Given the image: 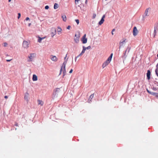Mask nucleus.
<instances>
[{"mask_svg":"<svg viewBox=\"0 0 158 158\" xmlns=\"http://www.w3.org/2000/svg\"><path fill=\"white\" fill-rule=\"evenodd\" d=\"M67 60H65L63 62L62 66L61 67V68L60 70V75L62 72V71H63V77L64 76H65L66 74V70H65V66L66 65L67 63Z\"/></svg>","mask_w":158,"mask_h":158,"instance_id":"nucleus-1","label":"nucleus"},{"mask_svg":"<svg viewBox=\"0 0 158 158\" xmlns=\"http://www.w3.org/2000/svg\"><path fill=\"white\" fill-rule=\"evenodd\" d=\"M80 36V34L79 32H78L77 33L75 34L74 38L75 43H78Z\"/></svg>","mask_w":158,"mask_h":158,"instance_id":"nucleus-2","label":"nucleus"},{"mask_svg":"<svg viewBox=\"0 0 158 158\" xmlns=\"http://www.w3.org/2000/svg\"><path fill=\"white\" fill-rule=\"evenodd\" d=\"M127 42V40L125 38H123L121 40L119 43V48H120L122 47Z\"/></svg>","mask_w":158,"mask_h":158,"instance_id":"nucleus-3","label":"nucleus"},{"mask_svg":"<svg viewBox=\"0 0 158 158\" xmlns=\"http://www.w3.org/2000/svg\"><path fill=\"white\" fill-rule=\"evenodd\" d=\"M133 33L134 36H136L138 33V31L136 27H134L133 28Z\"/></svg>","mask_w":158,"mask_h":158,"instance_id":"nucleus-4","label":"nucleus"},{"mask_svg":"<svg viewBox=\"0 0 158 158\" xmlns=\"http://www.w3.org/2000/svg\"><path fill=\"white\" fill-rule=\"evenodd\" d=\"M86 35L85 34L82 37L81 40L82 43L85 44L87 42V39L86 38Z\"/></svg>","mask_w":158,"mask_h":158,"instance_id":"nucleus-5","label":"nucleus"},{"mask_svg":"<svg viewBox=\"0 0 158 158\" xmlns=\"http://www.w3.org/2000/svg\"><path fill=\"white\" fill-rule=\"evenodd\" d=\"M29 44L27 41H24L23 42V46L24 48H27L28 47Z\"/></svg>","mask_w":158,"mask_h":158,"instance_id":"nucleus-6","label":"nucleus"},{"mask_svg":"<svg viewBox=\"0 0 158 158\" xmlns=\"http://www.w3.org/2000/svg\"><path fill=\"white\" fill-rule=\"evenodd\" d=\"M36 56L35 53H32L30 54V56H29V59L28 60L29 61H31L32 60V59L33 58L35 57Z\"/></svg>","mask_w":158,"mask_h":158,"instance_id":"nucleus-7","label":"nucleus"},{"mask_svg":"<svg viewBox=\"0 0 158 158\" xmlns=\"http://www.w3.org/2000/svg\"><path fill=\"white\" fill-rule=\"evenodd\" d=\"M56 34V30L55 28H52V29L51 34L52 37H53Z\"/></svg>","mask_w":158,"mask_h":158,"instance_id":"nucleus-8","label":"nucleus"},{"mask_svg":"<svg viewBox=\"0 0 158 158\" xmlns=\"http://www.w3.org/2000/svg\"><path fill=\"white\" fill-rule=\"evenodd\" d=\"M51 59L52 60L55 62L56 61L58 60L56 56L53 55L51 56Z\"/></svg>","mask_w":158,"mask_h":158,"instance_id":"nucleus-9","label":"nucleus"},{"mask_svg":"<svg viewBox=\"0 0 158 158\" xmlns=\"http://www.w3.org/2000/svg\"><path fill=\"white\" fill-rule=\"evenodd\" d=\"M150 75H151V72L149 70H148L147 71V79L148 80H149L150 78Z\"/></svg>","mask_w":158,"mask_h":158,"instance_id":"nucleus-10","label":"nucleus"},{"mask_svg":"<svg viewBox=\"0 0 158 158\" xmlns=\"http://www.w3.org/2000/svg\"><path fill=\"white\" fill-rule=\"evenodd\" d=\"M94 97V94H91L89 97L88 100V102H90L91 101V100Z\"/></svg>","mask_w":158,"mask_h":158,"instance_id":"nucleus-11","label":"nucleus"},{"mask_svg":"<svg viewBox=\"0 0 158 158\" xmlns=\"http://www.w3.org/2000/svg\"><path fill=\"white\" fill-rule=\"evenodd\" d=\"M37 102L39 105H40L41 106H43L44 103L42 100H38Z\"/></svg>","mask_w":158,"mask_h":158,"instance_id":"nucleus-12","label":"nucleus"},{"mask_svg":"<svg viewBox=\"0 0 158 158\" xmlns=\"http://www.w3.org/2000/svg\"><path fill=\"white\" fill-rule=\"evenodd\" d=\"M109 62L106 61L102 64V67L103 68H104L105 67H106L107 65L109 64Z\"/></svg>","mask_w":158,"mask_h":158,"instance_id":"nucleus-13","label":"nucleus"},{"mask_svg":"<svg viewBox=\"0 0 158 158\" xmlns=\"http://www.w3.org/2000/svg\"><path fill=\"white\" fill-rule=\"evenodd\" d=\"M28 97H29L28 93L27 92L26 93H25V96H24V99L25 100L27 101L28 100Z\"/></svg>","mask_w":158,"mask_h":158,"instance_id":"nucleus-14","label":"nucleus"},{"mask_svg":"<svg viewBox=\"0 0 158 158\" xmlns=\"http://www.w3.org/2000/svg\"><path fill=\"white\" fill-rule=\"evenodd\" d=\"M112 56H113V53H111L110 54V56L108 58L107 60H106L109 63H110V61H111Z\"/></svg>","mask_w":158,"mask_h":158,"instance_id":"nucleus-15","label":"nucleus"},{"mask_svg":"<svg viewBox=\"0 0 158 158\" xmlns=\"http://www.w3.org/2000/svg\"><path fill=\"white\" fill-rule=\"evenodd\" d=\"M38 78L36 75L34 74L32 77V80L33 81H36L37 80Z\"/></svg>","mask_w":158,"mask_h":158,"instance_id":"nucleus-16","label":"nucleus"},{"mask_svg":"<svg viewBox=\"0 0 158 158\" xmlns=\"http://www.w3.org/2000/svg\"><path fill=\"white\" fill-rule=\"evenodd\" d=\"M57 31L58 34H60L61 33L62 29L60 27H58L57 29Z\"/></svg>","mask_w":158,"mask_h":158,"instance_id":"nucleus-17","label":"nucleus"},{"mask_svg":"<svg viewBox=\"0 0 158 158\" xmlns=\"http://www.w3.org/2000/svg\"><path fill=\"white\" fill-rule=\"evenodd\" d=\"M62 18L63 21L65 22L66 20V17L65 15L62 16Z\"/></svg>","mask_w":158,"mask_h":158,"instance_id":"nucleus-18","label":"nucleus"},{"mask_svg":"<svg viewBox=\"0 0 158 158\" xmlns=\"http://www.w3.org/2000/svg\"><path fill=\"white\" fill-rule=\"evenodd\" d=\"M104 19H101V20L99 22V24L100 25H101L104 22Z\"/></svg>","mask_w":158,"mask_h":158,"instance_id":"nucleus-19","label":"nucleus"},{"mask_svg":"<svg viewBox=\"0 0 158 158\" xmlns=\"http://www.w3.org/2000/svg\"><path fill=\"white\" fill-rule=\"evenodd\" d=\"M149 9H150V8H148L147 9L145 12L144 14L146 16H148V10Z\"/></svg>","mask_w":158,"mask_h":158,"instance_id":"nucleus-20","label":"nucleus"},{"mask_svg":"<svg viewBox=\"0 0 158 158\" xmlns=\"http://www.w3.org/2000/svg\"><path fill=\"white\" fill-rule=\"evenodd\" d=\"M152 95H154L157 98H158V93L152 92Z\"/></svg>","mask_w":158,"mask_h":158,"instance_id":"nucleus-21","label":"nucleus"},{"mask_svg":"<svg viewBox=\"0 0 158 158\" xmlns=\"http://www.w3.org/2000/svg\"><path fill=\"white\" fill-rule=\"evenodd\" d=\"M58 4L55 3L54 6V8L55 9H56L58 8Z\"/></svg>","mask_w":158,"mask_h":158,"instance_id":"nucleus-22","label":"nucleus"},{"mask_svg":"<svg viewBox=\"0 0 158 158\" xmlns=\"http://www.w3.org/2000/svg\"><path fill=\"white\" fill-rule=\"evenodd\" d=\"M131 49V47H128L127 48V49H126V50L125 51V54L126 53V52L127 51V52L128 53L130 50Z\"/></svg>","mask_w":158,"mask_h":158,"instance_id":"nucleus-23","label":"nucleus"},{"mask_svg":"<svg viewBox=\"0 0 158 158\" xmlns=\"http://www.w3.org/2000/svg\"><path fill=\"white\" fill-rule=\"evenodd\" d=\"M86 50V48H85V47L84 46L83 47V50L81 52L83 54L85 52V51Z\"/></svg>","mask_w":158,"mask_h":158,"instance_id":"nucleus-24","label":"nucleus"},{"mask_svg":"<svg viewBox=\"0 0 158 158\" xmlns=\"http://www.w3.org/2000/svg\"><path fill=\"white\" fill-rule=\"evenodd\" d=\"M86 50V48H85V47L84 46L83 47V50L81 52L83 54L85 52V51Z\"/></svg>","mask_w":158,"mask_h":158,"instance_id":"nucleus-25","label":"nucleus"},{"mask_svg":"<svg viewBox=\"0 0 158 158\" xmlns=\"http://www.w3.org/2000/svg\"><path fill=\"white\" fill-rule=\"evenodd\" d=\"M80 0H75V3L76 5L79 2Z\"/></svg>","mask_w":158,"mask_h":158,"instance_id":"nucleus-26","label":"nucleus"},{"mask_svg":"<svg viewBox=\"0 0 158 158\" xmlns=\"http://www.w3.org/2000/svg\"><path fill=\"white\" fill-rule=\"evenodd\" d=\"M41 38L39 37L38 41L39 43H41Z\"/></svg>","mask_w":158,"mask_h":158,"instance_id":"nucleus-27","label":"nucleus"},{"mask_svg":"<svg viewBox=\"0 0 158 158\" xmlns=\"http://www.w3.org/2000/svg\"><path fill=\"white\" fill-rule=\"evenodd\" d=\"M155 72L157 76L158 77V71L157 69H156L155 70Z\"/></svg>","mask_w":158,"mask_h":158,"instance_id":"nucleus-28","label":"nucleus"},{"mask_svg":"<svg viewBox=\"0 0 158 158\" xmlns=\"http://www.w3.org/2000/svg\"><path fill=\"white\" fill-rule=\"evenodd\" d=\"M7 45H8V44L6 43L5 42L4 43V47H6L7 46Z\"/></svg>","mask_w":158,"mask_h":158,"instance_id":"nucleus-29","label":"nucleus"},{"mask_svg":"<svg viewBox=\"0 0 158 158\" xmlns=\"http://www.w3.org/2000/svg\"><path fill=\"white\" fill-rule=\"evenodd\" d=\"M96 16V14H94L93 15V18L94 19Z\"/></svg>","mask_w":158,"mask_h":158,"instance_id":"nucleus-30","label":"nucleus"},{"mask_svg":"<svg viewBox=\"0 0 158 158\" xmlns=\"http://www.w3.org/2000/svg\"><path fill=\"white\" fill-rule=\"evenodd\" d=\"M85 48H86V49H89L91 48V46H89L86 48L85 47Z\"/></svg>","mask_w":158,"mask_h":158,"instance_id":"nucleus-31","label":"nucleus"},{"mask_svg":"<svg viewBox=\"0 0 158 158\" xmlns=\"http://www.w3.org/2000/svg\"><path fill=\"white\" fill-rule=\"evenodd\" d=\"M147 91L149 93V94H152V92H151L149 90H148V89H147Z\"/></svg>","mask_w":158,"mask_h":158,"instance_id":"nucleus-32","label":"nucleus"},{"mask_svg":"<svg viewBox=\"0 0 158 158\" xmlns=\"http://www.w3.org/2000/svg\"><path fill=\"white\" fill-rule=\"evenodd\" d=\"M75 21L76 22V23L77 24H79V20L76 19Z\"/></svg>","mask_w":158,"mask_h":158,"instance_id":"nucleus-33","label":"nucleus"},{"mask_svg":"<svg viewBox=\"0 0 158 158\" xmlns=\"http://www.w3.org/2000/svg\"><path fill=\"white\" fill-rule=\"evenodd\" d=\"M59 90H60V89L59 88H57V89H56V91H55V93H56V92H59Z\"/></svg>","mask_w":158,"mask_h":158,"instance_id":"nucleus-34","label":"nucleus"},{"mask_svg":"<svg viewBox=\"0 0 158 158\" xmlns=\"http://www.w3.org/2000/svg\"><path fill=\"white\" fill-rule=\"evenodd\" d=\"M115 30L114 29L112 30V32H111V34H112V35H114V31H115Z\"/></svg>","mask_w":158,"mask_h":158,"instance_id":"nucleus-35","label":"nucleus"},{"mask_svg":"<svg viewBox=\"0 0 158 158\" xmlns=\"http://www.w3.org/2000/svg\"><path fill=\"white\" fill-rule=\"evenodd\" d=\"M49 7L48 6H46L45 7V9H48L49 8Z\"/></svg>","mask_w":158,"mask_h":158,"instance_id":"nucleus-36","label":"nucleus"},{"mask_svg":"<svg viewBox=\"0 0 158 158\" xmlns=\"http://www.w3.org/2000/svg\"><path fill=\"white\" fill-rule=\"evenodd\" d=\"M18 19H19L21 16V14L20 13H18Z\"/></svg>","mask_w":158,"mask_h":158,"instance_id":"nucleus-37","label":"nucleus"},{"mask_svg":"<svg viewBox=\"0 0 158 158\" xmlns=\"http://www.w3.org/2000/svg\"><path fill=\"white\" fill-rule=\"evenodd\" d=\"M156 34V31L155 29L154 31V36H155Z\"/></svg>","mask_w":158,"mask_h":158,"instance_id":"nucleus-38","label":"nucleus"},{"mask_svg":"<svg viewBox=\"0 0 158 158\" xmlns=\"http://www.w3.org/2000/svg\"><path fill=\"white\" fill-rule=\"evenodd\" d=\"M79 56V55L77 56L75 58V62H76V60H77V58L79 57V56Z\"/></svg>","mask_w":158,"mask_h":158,"instance_id":"nucleus-39","label":"nucleus"},{"mask_svg":"<svg viewBox=\"0 0 158 158\" xmlns=\"http://www.w3.org/2000/svg\"><path fill=\"white\" fill-rule=\"evenodd\" d=\"M71 27V26H68L67 27V29H69Z\"/></svg>","mask_w":158,"mask_h":158,"instance_id":"nucleus-40","label":"nucleus"},{"mask_svg":"<svg viewBox=\"0 0 158 158\" xmlns=\"http://www.w3.org/2000/svg\"><path fill=\"white\" fill-rule=\"evenodd\" d=\"M73 69H71L70 70V71H69V73H72V72H73Z\"/></svg>","mask_w":158,"mask_h":158,"instance_id":"nucleus-41","label":"nucleus"},{"mask_svg":"<svg viewBox=\"0 0 158 158\" xmlns=\"http://www.w3.org/2000/svg\"><path fill=\"white\" fill-rule=\"evenodd\" d=\"M15 126H16L18 127V123H15Z\"/></svg>","mask_w":158,"mask_h":158,"instance_id":"nucleus-42","label":"nucleus"},{"mask_svg":"<svg viewBox=\"0 0 158 158\" xmlns=\"http://www.w3.org/2000/svg\"><path fill=\"white\" fill-rule=\"evenodd\" d=\"M29 19V18H28V17H27L26 18V20H27H27H28Z\"/></svg>","mask_w":158,"mask_h":158,"instance_id":"nucleus-43","label":"nucleus"},{"mask_svg":"<svg viewBox=\"0 0 158 158\" xmlns=\"http://www.w3.org/2000/svg\"><path fill=\"white\" fill-rule=\"evenodd\" d=\"M105 15H104L102 16V19H104V18H105Z\"/></svg>","mask_w":158,"mask_h":158,"instance_id":"nucleus-44","label":"nucleus"},{"mask_svg":"<svg viewBox=\"0 0 158 158\" xmlns=\"http://www.w3.org/2000/svg\"><path fill=\"white\" fill-rule=\"evenodd\" d=\"M153 90H157V89H156V88L153 87Z\"/></svg>","mask_w":158,"mask_h":158,"instance_id":"nucleus-45","label":"nucleus"},{"mask_svg":"<svg viewBox=\"0 0 158 158\" xmlns=\"http://www.w3.org/2000/svg\"><path fill=\"white\" fill-rule=\"evenodd\" d=\"M4 98H5V99H7L8 98V96H5V97H4Z\"/></svg>","mask_w":158,"mask_h":158,"instance_id":"nucleus-46","label":"nucleus"},{"mask_svg":"<svg viewBox=\"0 0 158 158\" xmlns=\"http://www.w3.org/2000/svg\"><path fill=\"white\" fill-rule=\"evenodd\" d=\"M83 54V53H82V52H81V53L79 55V56H81Z\"/></svg>","mask_w":158,"mask_h":158,"instance_id":"nucleus-47","label":"nucleus"},{"mask_svg":"<svg viewBox=\"0 0 158 158\" xmlns=\"http://www.w3.org/2000/svg\"><path fill=\"white\" fill-rule=\"evenodd\" d=\"M67 54H66V56H65V57H64V59H66V57H67Z\"/></svg>","mask_w":158,"mask_h":158,"instance_id":"nucleus-48","label":"nucleus"},{"mask_svg":"<svg viewBox=\"0 0 158 158\" xmlns=\"http://www.w3.org/2000/svg\"><path fill=\"white\" fill-rule=\"evenodd\" d=\"M6 60V61H7V62H9V61H10V60Z\"/></svg>","mask_w":158,"mask_h":158,"instance_id":"nucleus-49","label":"nucleus"},{"mask_svg":"<svg viewBox=\"0 0 158 158\" xmlns=\"http://www.w3.org/2000/svg\"><path fill=\"white\" fill-rule=\"evenodd\" d=\"M45 37H43V38H41V40H43V39H44Z\"/></svg>","mask_w":158,"mask_h":158,"instance_id":"nucleus-50","label":"nucleus"},{"mask_svg":"<svg viewBox=\"0 0 158 158\" xmlns=\"http://www.w3.org/2000/svg\"><path fill=\"white\" fill-rule=\"evenodd\" d=\"M31 23H29V24H28V26H30L31 25Z\"/></svg>","mask_w":158,"mask_h":158,"instance_id":"nucleus-51","label":"nucleus"},{"mask_svg":"<svg viewBox=\"0 0 158 158\" xmlns=\"http://www.w3.org/2000/svg\"><path fill=\"white\" fill-rule=\"evenodd\" d=\"M11 0H8V2H10L11 1Z\"/></svg>","mask_w":158,"mask_h":158,"instance_id":"nucleus-52","label":"nucleus"},{"mask_svg":"<svg viewBox=\"0 0 158 158\" xmlns=\"http://www.w3.org/2000/svg\"><path fill=\"white\" fill-rule=\"evenodd\" d=\"M157 57H158V54L157 55Z\"/></svg>","mask_w":158,"mask_h":158,"instance_id":"nucleus-53","label":"nucleus"},{"mask_svg":"<svg viewBox=\"0 0 158 158\" xmlns=\"http://www.w3.org/2000/svg\"><path fill=\"white\" fill-rule=\"evenodd\" d=\"M87 2V0H86L85 3H86V2Z\"/></svg>","mask_w":158,"mask_h":158,"instance_id":"nucleus-54","label":"nucleus"}]
</instances>
